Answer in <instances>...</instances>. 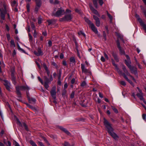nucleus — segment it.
<instances>
[{
	"label": "nucleus",
	"mask_w": 146,
	"mask_h": 146,
	"mask_svg": "<svg viewBox=\"0 0 146 146\" xmlns=\"http://www.w3.org/2000/svg\"><path fill=\"white\" fill-rule=\"evenodd\" d=\"M16 92L17 97L18 100H20L21 98V93L20 91L21 90H25L26 91H29L30 89V88L27 85L25 86H17L16 87Z\"/></svg>",
	"instance_id": "1"
},
{
	"label": "nucleus",
	"mask_w": 146,
	"mask_h": 146,
	"mask_svg": "<svg viewBox=\"0 0 146 146\" xmlns=\"http://www.w3.org/2000/svg\"><path fill=\"white\" fill-rule=\"evenodd\" d=\"M104 124L106 127V129L109 133L112 131H113V129L112 128L111 125L105 118L104 119Z\"/></svg>",
	"instance_id": "2"
},
{
	"label": "nucleus",
	"mask_w": 146,
	"mask_h": 146,
	"mask_svg": "<svg viewBox=\"0 0 146 146\" xmlns=\"http://www.w3.org/2000/svg\"><path fill=\"white\" fill-rule=\"evenodd\" d=\"M3 7L4 9L1 8L0 9V16L1 19L3 20L5 19V14L7 13V6L4 4Z\"/></svg>",
	"instance_id": "3"
},
{
	"label": "nucleus",
	"mask_w": 146,
	"mask_h": 146,
	"mask_svg": "<svg viewBox=\"0 0 146 146\" xmlns=\"http://www.w3.org/2000/svg\"><path fill=\"white\" fill-rule=\"evenodd\" d=\"M136 17L137 21L139 22L140 25L143 28L146 33V24L145 23L143 20L140 18L139 15L136 14Z\"/></svg>",
	"instance_id": "4"
},
{
	"label": "nucleus",
	"mask_w": 146,
	"mask_h": 146,
	"mask_svg": "<svg viewBox=\"0 0 146 146\" xmlns=\"http://www.w3.org/2000/svg\"><path fill=\"white\" fill-rule=\"evenodd\" d=\"M65 11L62 8H59L55 13H53V15L57 17H60L64 15Z\"/></svg>",
	"instance_id": "5"
},
{
	"label": "nucleus",
	"mask_w": 146,
	"mask_h": 146,
	"mask_svg": "<svg viewBox=\"0 0 146 146\" xmlns=\"http://www.w3.org/2000/svg\"><path fill=\"white\" fill-rule=\"evenodd\" d=\"M50 93L51 96L54 98V100L56 99V87L55 86H53L50 91Z\"/></svg>",
	"instance_id": "6"
},
{
	"label": "nucleus",
	"mask_w": 146,
	"mask_h": 146,
	"mask_svg": "<svg viewBox=\"0 0 146 146\" xmlns=\"http://www.w3.org/2000/svg\"><path fill=\"white\" fill-rule=\"evenodd\" d=\"M98 1L99 3L100 6H102L104 3V2L103 0H93V3L94 7L96 8H98Z\"/></svg>",
	"instance_id": "7"
},
{
	"label": "nucleus",
	"mask_w": 146,
	"mask_h": 146,
	"mask_svg": "<svg viewBox=\"0 0 146 146\" xmlns=\"http://www.w3.org/2000/svg\"><path fill=\"white\" fill-rule=\"evenodd\" d=\"M72 17L70 14H66L62 18L63 21H69L71 20Z\"/></svg>",
	"instance_id": "8"
},
{
	"label": "nucleus",
	"mask_w": 146,
	"mask_h": 146,
	"mask_svg": "<svg viewBox=\"0 0 146 146\" xmlns=\"http://www.w3.org/2000/svg\"><path fill=\"white\" fill-rule=\"evenodd\" d=\"M81 68L83 73H85V74H91V72L89 70L85 68V66L84 64H81Z\"/></svg>",
	"instance_id": "9"
},
{
	"label": "nucleus",
	"mask_w": 146,
	"mask_h": 146,
	"mask_svg": "<svg viewBox=\"0 0 146 146\" xmlns=\"http://www.w3.org/2000/svg\"><path fill=\"white\" fill-rule=\"evenodd\" d=\"M117 46L118 48L119 51L120 52V53L121 54H125V52L123 50L121 49V47L120 46V42L119 40H117Z\"/></svg>",
	"instance_id": "10"
},
{
	"label": "nucleus",
	"mask_w": 146,
	"mask_h": 146,
	"mask_svg": "<svg viewBox=\"0 0 146 146\" xmlns=\"http://www.w3.org/2000/svg\"><path fill=\"white\" fill-rule=\"evenodd\" d=\"M137 96L141 100H143L144 103L146 104V102L143 98V93L142 92L137 93L136 94Z\"/></svg>",
	"instance_id": "11"
},
{
	"label": "nucleus",
	"mask_w": 146,
	"mask_h": 146,
	"mask_svg": "<svg viewBox=\"0 0 146 146\" xmlns=\"http://www.w3.org/2000/svg\"><path fill=\"white\" fill-rule=\"evenodd\" d=\"M93 17L95 21L96 26L98 27H100V22L99 19L96 16L94 15L93 16Z\"/></svg>",
	"instance_id": "12"
},
{
	"label": "nucleus",
	"mask_w": 146,
	"mask_h": 146,
	"mask_svg": "<svg viewBox=\"0 0 146 146\" xmlns=\"http://www.w3.org/2000/svg\"><path fill=\"white\" fill-rule=\"evenodd\" d=\"M129 68L130 70L132 73L134 74L135 75L137 74V68L136 67L131 66L130 67H129Z\"/></svg>",
	"instance_id": "13"
},
{
	"label": "nucleus",
	"mask_w": 146,
	"mask_h": 146,
	"mask_svg": "<svg viewBox=\"0 0 146 146\" xmlns=\"http://www.w3.org/2000/svg\"><path fill=\"white\" fill-rule=\"evenodd\" d=\"M34 53L35 55L37 56L42 55L43 54L41 49L40 48H38L37 51H34Z\"/></svg>",
	"instance_id": "14"
},
{
	"label": "nucleus",
	"mask_w": 146,
	"mask_h": 146,
	"mask_svg": "<svg viewBox=\"0 0 146 146\" xmlns=\"http://www.w3.org/2000/svg\"><path fill=\"white\" fill-rule=\"evenodd\" d=\"M4 84L5 86L6 89L8 91H10V83L6 80H4Z\"/></svg>",
	"instance_id": "15"
},
{
	"label": "nucleus",
	"mask_w": 146,
	"mask_h": 146,
	"mask_svg": "<svg viewBox=\"0 0 146 146\" xmlns=\"http://www.w3.org/2000/svg\"><path fill=\"white\" fill-rule=\"evenodd\" d=\"M112 64L114 66L115 69H116L117 71L118 72V74H122V71H121L119 69L117 65L115 64V63L114 61L113 60H112Z\"/></svg>",
	"instance_id": "16"
},
{
	"label": "nucleus",
	"mask_w": 146,
	"mask_h": 146,
	"mask_svg": "<svg viewBox=\"0 0 146 146\" xmlns=\"http://www.w3.org/2000/svg\"><path fill=\"white\" fill-rule=\"evenodd\" d=\"M90 27L92 30L93 32H94L95 33L97 34L98 33V32L97 30V28L95 27L93 23L91 25Z\"/></svg>",
	"instance_id": "17"
},
{
	"label": "nucleus",
	"mask_w": 146,
	"mask_h": 146,
	"mask_svg": "<svg viewBox=\"0 0 146 146\" xmlns=\"http://www.w3.org/2000/svg\"><path fill=\"white\" fill-rule=\"evenodd\" d=\"M59 128L62 130V131L64 132L67 135H70V132L68 131L66 129L63 127L62 126H60L59 127Z\"/></svg>",
	"instance_id": "18"
},
{
	"label": "nucleus",
	"mask_w": 146,
	"mask_h": 146,
	"mask_svg": "<svg viewBox=\"0 0 146 146\" xmlns=\"http://www.w3.org/2000/svg\"><path fill=\"white\" fill-rule=\"evenodd\" d=\"M120 75H122L123 76L124 78L126 79V80L132 85H133V83L132 82L131 80L128 79L125 73H122V74Z\"/></svg>",
	"instance_id": "19"
},
{
	"label": "nucleus",
	"mask_w": 146,
	"mask_h": 146,
	"mask_svg": "<svg viewBox=\"0 0 146 146\" xmlns=\"http://www.w3.org/2000/svg\"><path fill=\"white\" fill-rule=\"evenodd\" d=\"M109 134L115 140H117L118 139V136L113 131Z\"/></svg>",
	"instance_id": "20"
},
{
	"label": "nucleus",
	"mask_w": 146,
	"mask_h": 146,
	"mask_svg": "<svg viewBox=\"0 0 146 146\" xmlns=\"http://www.w3.org/2000/svg\"><path fill=\"white\" fill-rule=\"evenodd\" d=\"M29 103L31 104H34L36 102V100L33 98H29L28 99Z\"/></svg>",
	"instance_id": "21"
},
{
	"label": "nucleus",
	"mask_w": 146,
	"mask_h": 146,
	"mask_svg": "<svg viewBox=\"0 0 146 146\" xmlns=\"http://www.w3.org/2000/svg\"><path fill=\"white\" fill-rule=\"evenodd\" d=\"M71 64H74L76 63L75 59L74 57H71L70 59Z\"/></svg>",
	"instance_id": "22"
},
{
	"label": "nucleus",
	"mask_w": 146,
	"mask_h": 146,
	"mask_svg": "<svg viewBox=\"0 0 146 146\" xmlns=\"http://www.w3.org/2000/svg\"><path fill=\"white\" fill-rule=\"evenodd\" d=\"M46 21L48 23V26L50 25L51 24H53L55 22V20L53 19L51 20H48Z\"/></svg>",
	"instance_id": "23"
},
{
	"label": "nucleus",
	"mask_w": 146,
	"mask_h": 146,
	"mask_svg": "<svg viewBox=\"0 0 146 146\" xmlns=\"http://www.w3.org/2000/svg\"><path fill=\"white\" fill-rule=\"evenodd\" d=\"M91 11L94 14L97 15L99 17H100V15L99 14L98 12L96 10L94 9V8L92 9V10H91Z\"/></svg>",
	"instance_id": "24"
},
{
	"label": "nucleus",
	"mask_w": 146,
	"mask_h": 146,
	"mask_svg": "<svg viewBox=\"0 0 146 146\" xmlns=\"http://www.w3.org/2000/svg\"><path fill=\"white\" fill-rule=\"evenodd\" d=\"M10 46L11 47L14 48L15 47V44L14 40L12 39L10 41Z\"/></svg>",
	"instance_id": "25"
},
{
	"label": "nucleus",
	"mask_w": 146,
	"mask_h": 146,
	"mask_svg": "<svg viewBox=\"0 0 146 146\" xmlns=\"http://www.w3.org/2000/svg\"><path fill=\"white\" fill-rule=\"evenodd\" d=\"M35 1L36 4V6L40 7L41 4V1L40 0H35Z\"/></svg>",
	"instance_id": "26"
},
{
	"label": "nucleus",
	"mask_w": 146,
	"mask_h": 146,
	"mask_svg": "<svg viewBox=\"0 0 146 146\" xmlns=\"http://www.w3.org/2000/svg\"><path fill=\"white\" fill-rule=\"evenodd\" d=\"M112 54L116 61L117 62H118L119 61V60L118 58L117 55L113 52L112 53Z\"/></svg>",
	"instance_id": "27"
},
{
	"label": "nucleus",
	"mask_w": 146,
	"mask_h": 146,
	"mask_svg": "<svg viewBox=\"0 0 146 146\" xmlns=\"http://www.w3.org/2000/svg\"><path fill=\"white\" fill-rule=\"evenodd\" d=\"M87 84L85 81H83L80 84V86L82 87H84L86 86Z\"/></svg>",
	"instance_id": "28"
},
{
	"label": "nucleus",
	"mask_w": 146,
	"mask_h": 146,
	"mask_svg": "<svg viewBox=\"0 0 146 146\" xmlns=\"http://www.w3.org/2000/svg\"><path fill=\"white\" fill-rule=\"evenodd\" d=\"M44 83H49L50 82V80L47 76H44Z\"/></svg>",
	"instance_id": "29"
},
{
	"label": "nucleus",
	"mask_w": 146,
	"mask_h": 146,
	"mask_svg": "<svg viewBox=\"0 0 146 146\" xmlns=\"http://www.w3.org/2000/svg\"><path fill=\"white\" fill-rule=\"evenodd\" d=\"M128 61H127L126 60H125V64L129 68V67H130V66H131V65H130V63H131V62L130 61H129V60Z\"/></svg>",
	"instance_id": "30"
},
{
	"label": "nucleus",
	"mask_w": 146,
	"mask_h": 146,
	"mask_svg": "<svg viewBox=\"0 0 146 146\" xmlns=\"http://www.w3.org/2000/svg\"><path fill=\"white\" fill-rule=\"evenodd\" d=\"M85 21L88 23L89 25L90 26L92 24H93V23H92L91 21L89 20L87 18H85Z\"/></svg>",
	"instance_id": "31"
},
{
	"label": "nucleus",
	"mask_w": 146,
	"mask_h": 146,
	"mask_svg": "<svg viewBox=\"0 0 146 146\" xmlns=\"http://www.w3.org/2000/svg\"><path fill=\"white\" fill-rule=\"evenodd\" d=\"M29 39V41L30 42H32L33 41V37L32 35H31L29 33L28 34Z\"/></svg>",
	"instance_id": "32"
},
{
	"label": "nucleus",
	"mask_w": 146,
	"mask_h": 146,
	"mask_svg": "<svg viewBox=\"0 0 146 146\" xmlns=\"http://www.w3.org/2000/svg\"><path fill=\"white\" fill-rule=\"evenodd\" d=\"M12 7H14L17 6V1H14L11 3V4Z\"/></svg>",
	"instance_id": "33"
},
{
	"label": "nucleus",
	"mask_w": 146,
	"mask_h": 146,
	"mask_svg": "<svg viewBox=\"0 0 146 146\" xmlns=\"http://www.w3.org/2000/svg\"><path fill=\"white\" fill-rule=\"evenodd\" d=\"M108 17L109 18L110 21V23H111L112 22V19H113V17L110 14H108Z\"/></svg>",
	"instance_id": "34"
},
{
	"label": "nucleus",
	"mask_w": 146,
	"mask_h": 146,
	"mask_svg": "<svg viewBox=\"0 0 146 146\" xmlns=\"http://www.w3.org/2000/svg\"><path fill=\"white\" fill-rule=\"evenodd\" d=\"M30 143L33 146H37L36 144L32 140L30 141Z\"/></svg>",
	"instance_id": "35"
},
{
	"label": "nucleus",
	"mask_w": 146,
	"mask_h": 146,
	"mask_svg": "<svg viewBox=\"0 0 146 146\" xmlns=\"http://www.w3.org/2000/svg\"><path fill=\"white\" fill-rule=\"evenodd\" d=\"M111 108L115 113H118V111L113 106H111Z\"/></svg>",
	"instance_id": "36"
},
{
	"label": "nucleus",
	"mask_w": 146,
	"mask_h": 146,
	"mask_svg": "<svg viewBox=\"0 0 146 146\" xmlns=\"http://www.w3.org/2000/svg\"><path fill=\"white\" fill-rule=\"evenodd\" d=\"M75 94V92L74 91H72V93L70 94V98H74Z\"/></svg>",
	"instance_id": "37"
},
{
	"label": "nucleus",
	"mask_w": 146,
	"mask_h": 146,
	"mask_svg": "<svg viewBox=\"0 0 146 146\" xmlns=\"http://www.w3.org/2000/svg\"><path fill=\"white\" fill-rule=\"evenodd\" d=\"M78 34L79 35H82L84 36H86L85 33H83L82 31H80V32H78Z\"/></svg>",
	"instance_id": "38"
},
{
	"label": "nucleus",
	"mask_w": 146,
	"mask_h": 146,
	"mask_svg": "<svg viewBox=\"0 0 146 146\" xmlns=\"http://www.w3.org/2000/svg\"><path fill=\"white\" fill-rule=\"evenodd\" d=\"M48 83H44V86L45 88L47 90L48 89V88L49 87Z\"/></svg>",
	"instance_id": "39"
},
{
	"label": "nucleus",
	"mask_w": 146,
	"mask_h": 146,
	"mask_svg": "<svg viewBox=\"0 0 146 146\" xmlns=\"http://www.w3.org/2000/svg\"><path fill=\"white\" fill-rule=\"evenodd\" d=\"M103 36L104 37V40H106V35L105 33V31H104L103 32Z\"/></svg>",
	"instance_id": "40"
},
{
	"label": "nucleus",
	"mask_w": 146,
	"mask_h": 146,
	"mask_svg": "<svg viewBox=\"0 0 146 146\" xmlns=\"http://www.w3.org/2000/svg\"><path fill=\"white\" fill-rule=\"evenodd\" d=\"M61 74H62L61 71L59 70V74H58V80H60V79Z\"/></svg>",
	"instance_id": "41"
},
{
	"label": "nucleus",
	"mask_w": 146,
	"mask_h": 146,
	"mask_svg": "<svg viewBox=\"0 0 146 146\" xmlns=\"http://www.w3.org/2000/svg\"><path fill=\"white\" fill-rule=\"evenodd\" d=\"M43 66L46 71L48 70L45 63H43Z\"/></svg>",
	"instance_id": "42"
},
{
	"label": "nucleus",
	"mask_w": 146,
	"mask_h": 146,
	"mask_svg": "<svg viewBox=\"0 0 146 146\" xmlns=\"http://www.w3.org/2000/svg\"><path fill=\"white\" fill-rule=\"evenodd\" d=\"M43 139L44 140V141L45 142L48 144V145H50V144L48 141L47 140V139H46V138L44 137L43 138Z\"/></svg>",
	"instance_id": "43"
},
{
	"label": "nucleus",
	"mask_w": 146,
	"mask_h": 146,
	"mask_svg": "<svg viewBox=\"0 0 146 146\" xmlns=\"http://www.w3.org/2000/svg\"><path fill=\"white\" fill-rule=\"evenodd\" d=\"M43 139L44 140V141L45 142L48 144V145H50V144L48 141L47 140V139H46V138L44 137L43 138Z\"/></svg>",
	"instance_id": "44"
},
{
	"label": "nucleus",
	"mask_w": 146,
	"mask_h": 146,
	"mask_svg": "<svg viewBox=\"0 0 146 146\" xmlns=\"http://www.w3.org/2000/svg\"><path fill=\"white\" fill-rule=\"evenodd\" d=\"M38 80L41 82V83L42 84H43V82L42 80V79L40 78L39 76L38 77Z\"/></svg>",
	"instance_id": "45"
},
{
	"label": "nucleus",
	"mask_w": 146,
	"mask_h": 146,
	"mask_svg": "<svg viewBox=\"0 0 146 146\" xmlns=\"http://www.w3.org/2000/svg\"><path fill=\"white\" fill-rule=\"evenodd\" d=\"M12 80H15V78L14 76V74L12 72L11 74Z\"/></svg>",
	"instance_id": "46"
},
{
	"label": "nucleus",
	"mask_w": 146,
	"mask_h": 146,
	"mask_svg": "<svg viewBox=\"0 0 146 146\" xmlns=\"http://www.w3.org/2000/svg\"><path fill=\"white\" fill-rule=\"evenodd\" d=\"M64 146H70L69 143L67 142H65L64 144Z\"/></svg>",
	"instance_id": "47"
},
{
	"label": "nucleus",
	"mask_w": 146,
	"mask_h": 146,
	"mask_svg": "<svg viewBox=\"0 0 146 146\" xmlns=\"http://www.w3.org/2000/svg\"><path fill=\"white\" fill-rule=\"evenodd\" d=\"M26 6L27 9V11L29 12L30 11V5L28 3L27 4Z\"/></svg>",
	"instance_id": "48"
},
{
	"label": "nucleus",
	"mask_w": 146,
	"mask_h": 146,
	"mask_svg": "<svg viewBox=\"0 0 146 146\" xmlns=\"http://www.w3.org/2000/svg\"><path fill=\"white\" fill-rule=\"evenodd\" d=\"M33 36L35 38H36L37 37V33L35 30H34V31L33 33Z\"/></svg>",
	"instance_id": "49"
},
{
	"label": "nucleus",
	"mask_w": 146,
	"mask_h": 146,
	"mask_svg": "<svg viewBox=\"0 0 146 146\" xmlns=\"http://www.w3.org/2000/svg\"><path fill=\"white\" fill-rule=\"evenodd\" d=\"M62 64L64 66H67V64L65 60L63 61Z\"/></svg>",
	"instance_id": "50"
},
{
	"label": "nucleus",
	"mask_w": 146,
	"mask_h": 146,
	"mask_svg": "<svg viewBox=\"0 0 146 146\" xmlns=\"http://www.w3.org/2000/svg\"><path fill=\"white\" fill-rule=\"evenodd\" d=\"M76 50H77V52L78 54V56L80 58L81 57L80 56V53L79 52V50L78 49V48H76Z\"/></svg>",
	"instance_id": "51"
},
{
	"label": "nucleus",
	"mask_w": 146,
	"mask_h": 146,
	"mask_svg": "<svg viewBox=\"0 0 146 146\" xmlns=\"http://www.w3.org/2000/svg\"><path fill=\"white\" fill-rule=\"evenodd\" d=\"M75 79L74 78H72L71 80V83L73 84H74L75 82Z\"/></svg>",
	"instance_id": "52"
},
{
	"label": "nucleus",
	"mask_w": 146,
	"mask_h": 146,
	"mask_svg": "<svg viewBox=\"0 0 146 146\" xmlns=\"http://www.w3.org/2000/svg\"><path fill=\"white\" fill-rule=\"evenodd\" d=\"M40 8V7H38V6H36L35 9V11L37 12L38 11V10Z\"/></svg>",
	"instance_id": "53"
},
{
	"label": "nucleus",
	"mask_w": 146,
	"mask_h": 146,
	"mask_svg": "<svg viewBox=\"0 0 146 146\" xmlns=\"http://www.w3.org/2000/svg\"><path fill=\"white\" fill-rule=\"evenodd\" d=\"M142 116L143 119L145 121H146V120L145 119L146 117V115L145 114H143L142 115Z\"/></svg>",
	"instance_id": "54"
},
{
	"label": "nucleus",
	"mask_w": 146,
	"mask_h": 146,
	"mask_svg": "<svg viewBox=\"0 0 146 146\" xmlns=\"http://www.w3.org/2000/svg\"><path fill=\"white\" fill-rule=\"evenodd\" d=\"M26 93L27 98V99H28L29 98H30V96H29V92H28V91H26Z\"/></svg>",
	"instance_id": "55"
},
{
	"label": "nucleus",
	"mask_w": 146,
	"mask_h": 146,
	"mask_svg": "<svg viewBox=\"0 0 146 146\" xmlns=\"http://www.w3.org/2000/svg\"><path fill=\"white\" fill-rule=\"evenodd\" d=\"M100 60L103 62H104L105 61V59L103 56H101Z\"/></svg>",
	"instance_id": "56"
},
{
	"label": "nucleus",
	"mask_w": 146,
	"mask_h": 146,
	"mask_svg": "<svg viewBox=\"0 0 146 146\" xmlns=\"http://www.w3.org/2000/svg\"><path fill=\"white\" fill-rule=\"evenodd\" d=\"M122 69L123 70L124 72L127 70L125 66L124 65H122Z\"/></svg>",
	"instance_id": "57"
},
{
	"label": "nucleus",
	"mask_w": 146,
	"mask_h": 146,
	"mask_svg": "<svg viewBox=\"0 0 146 146\" xmlns=\"http://www.w3.org/2000/svg\"><path fill=\"white\" fill-rule=\"evenodd\" d=\"M120 83L122 85H123V86H124L126 85V84L125 82L124 81H121L120 82Z\"/></svg>",
	"instance_id": "58"
},
{
	"label": "nucleus",
	"mask_w": 146,
	"mask_h": 146,
	"mask_svg": "<svg viewBox=\"0 0 146 146\" xmlns=\"http://www.w3.org/2000/svg\"><path fill=\"white\" fill-rule=\"evenodd\" d=\"M48 44L49 46H51L52 45V42L51 40H49L48 42Z\"/></svg>",
	"instance_id": "59"
},
{
	"label": "nucleus",
	"mask_w": 146,
	"mask_h": 146,
	"mask_svg": "<svg viewBox=\"0 0 146 146\" xmlns=\"http://www.w3.org/2000/svg\"><path fill=\"white\" fill-rule=\"evenodd\" d=\"M7 40H8L9 41L10 39V35L9 34H7Z\"/></svg>",
	"instance_id": "60"
},
{
	"label": "nucleus",
	"mask_w": 146,
	"mask_h": 146,
	"mask_svg": "<svg viewBox=\"0 0 146 146\" xmlns=\"http://www.w3.org/2000/svg\"><path fill=\"white\" fill-rule=\"evenodd\" d=\"M4 133V131L3 130H2L0 132V135L1 136H2L3 135V134Z\"/></svg>",
	"instance_id": "61"
},
{
	"label": "nucleus",
	"mask_w": 146,
	"mask_h": 146,
	"mask_svg": "<svg viewBox=\"0 0 146 146\" xmlns=\"http://www.w3.org/2000/svg\"><path fill=\"white\" fill-rule=\"evenodd\" d=\"M38 144L40 146H45L41 142H38Z\"/></svg>",
	"instance_id": "62"
},
{
	"label": "nucleus",
	"mask_w": 146,
	"mask_h": 146,
	"mask_svg": "<svg viewBox=\"0 0 146 146\" xmlns=\"http://www.w3.org/2000/svg\"><path fill=\"white\" fill-rule=\"evenodd\" d=\"M5 27H6V29L7 30V31H9V28L8 25H7V24L6 25Z\"/></svg>",
	"instance_id": "63"
},
{
	"label": "nucleus",
	"mask_w": 146,
	"mask_h": 146,
	"mask_svg": "<svg viewBox=\"0 0 146 146\" xmlns=\"http://www.w3.org/2000/svg\"><path fill=\"white\" fill-rule=\"evenodd\" d=\"M15 146H20L19 144L16 141H15L14 143Z\"/></svg>",
	"instance_id": "64"
}]
</instances>
